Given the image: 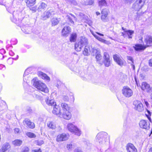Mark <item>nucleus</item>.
<instances>
[{"instance_id": "6", "label": "nucleus", "mask_w": 152, "mask_h": 152, "mask_svg": "<svg viewBox=\"0 0 152 152\" xmlns=\"http://www.w3.org/2000/svg\"><path fill=\"white\" fill-rule=\"evenodd\" d=\"M14 8L12 7H9L7 9L8 11L10 13L12 12V18H11V19L12 22L15 23H17V20L20 19L19 17V15L16 12L13 10Z\"/></svg>"}, {"instance_id": "40", "label": "nucleus", "mask_w": 152, "mask_h": 152, "mask_svg": "<svg viewBox=\"0 0 152 152\" xmlns=\"http://www.w3.org/2000/svg\"><path fill=\"white\" fill-rule=\"evenodd\" d=\"M26 135L30 138H34L36 137V135L33 133L28 132L26 133Z\"/></svg>"}, {"instance_id": "49", "label": "nucleus", "mask_w": 152, "mask_h": 152, "mask_svg": "<svg viewBox=\"0 0 152 152\" xmlns=\"http://www.w3.org/2000/svg\"><path fill=\"white\" fill-rule=\"evenodd\" d=\"M30 10H31L33 12H36L37 8L35 7H34L31 8Z\"/></svg>"}, {"instance_id": "27", "label": "nucleus", "mask_w": 152, "mask_h": 152, "mask_svg": "<svg viewBox=\"0 0 152 152\" xmlns=\"http://www.w3.org/2000/svg\"><path fill=\"white\" fill-rule=\"evenodd\" d=\"M36 0H24L28 7H30L34 5L36 3Z\"/></svg>"}, {"instance_id": "33", "label": "nucleus", "mask_w": 152, "mask_h": 152, "mask_svg": "<svg viewBox=\"0 0 152 152\" xmlns=\"http://www.w3.org/2000/svg\"><path fill=\"white\" fill-rule=\"evenodd\" d=\"M47 125L48 128L52 129H54L56 128V124L52 121H49L48 122L47 124Z\"/></svg>"}, {"instance_id": "45", "label": "nucleus", "mask_w": 152, "mask_h": 152, "mask_svg": "<svg viewBox=\"0 0 152 152\" xmlns=\"http://www.w3.org/2000/svg\"><path fill=\"white\" fill-rule=\"evenodd\" d=\"M96 58L97 61H99L102 59V56L100 53L96 55Z\"/></svg>"}, {"instance_id": "2", "label": "nucleus", "mask_w": 152, "mask_h": 152, "mask_svg": "<svg viewBox=\"0 0 152 152\" xmlns=\"http://www.w3.org/2000/svg\"><path fill=\"white\" fill-rule=\"evenodd\" d=\"M67 127L68 130L71 132L78 136H80L81 135V131L72 124H68Z\"/></svg>"}, {"instance_id": "25", "label": "nucleus", "mask_w": 152, "mask_h": 152, "mask_svg": "<svg viewBox=\"0 0 152 152\" xmlns=\"http://www.w3.org/2000/svg\"><path fill=\"white\" fill-rule=\"evenodd\" d=\"M45 102L46 104L49 106H55L56 105V102L54 100L49 99L48 97H47L45 99Z\"/></svg>"}, {"instance_id": "57", "label": "nucleus", "mask_w": 152, "mask_h": 152, "mask_svg": "<svg viewBox=\"0 0 152 152\" xmlns=\"http://www.w3.org/2000/svg\"><path fill=\"white\" fill-rule=\"evenodd\" d=\"M149 65L152 66V59H151L149 60Z\"/></svg>"}, {"instance_id": "58", "label": "nucleus", "mask_w": 152, "mask_h": 152, "mask_svg": "<svg viewBox=\"0 0 152 152\" xmlns=\"http://www.w3.org/2000/svg\"><path fill=\"white\" fill-rule=\"evenodd\" d=\"M144 102L145 104V105H146L147 107H148V106H149V104H148V102L147 101H146V100H144Z\"/></svg>"}, {"instance_id": "52", "label": "nucleus", "mask_w": 152, "mask_h": 152, "mask_svg": "<svg viewBox=\"0 0 152 152\" xmlns=\"http://www.w3.org/2000/svg\"><path fill=\"white\" fill-rule=\"evenodd\" d=\"M72 145L71 144H67V148L68 149H69L72 148Z\"/></svg>"}, {"instance_id": "59", "label": "nucleus", "mask_w": 152, "mask_h": 152, "mask_svg": "<svg viewBox=\"0 0 152 152\" xmlns=\"http://www.w3.org/2000/svg\"><path fill=\"white\" fill-rule=\"evenodd\" d=\"M144 13V12H142L141 13H140L139 12H138L137 13V15L138 16H140L142 15Z\"/></svg>"}, {"instance_id": "37", "label": "nucleus", "mask_w": 152, "mask_h": 152, "mask_svg": "<svg viewBox=\"0 0 152 152\" xmlns=\"http://www.w3.org/2000/svg\"><path fill=\"white\" fill-rule=\"evenodd\" d=\"M90 52H91V54L93 56H96L99 53H100V50L98 49H96V48H92Z\"/></svg>"}, {"instance_id": "41", "label": "nucleus", "mask_w": 152, "mask_h": 152, "mask_svg": "<svg viewBox=\"0 0 152 152\" xmlns=\"http://www.w3.org/2000/svg\"><path fill=\"white\" fill-rule=\"evenodd\" d=\"M30 68H28L26 69L23 75V81L25 82V80H26L25 76L27 75L30 72Z\"/></svg>"}, {"instance_id": "10", "label": "nucleus", "mask_w": 152, "mask_h": 152, "mask_svg": "<svg viewBox=\"0 0 152 152\" xmlns=\"http://www.w3.org/2000/svg\"><path fill=\"white\" fill-rule=\"evenodd\" d=\"M69 135L68 134L63 133L58 135L56 138V140L57 142H61L67 140L69 138Z\"/></svg>"}, {"instance_id": "28", "label": "nucleus", "mask_w": 152, "mask_h": 152, "mask_svg": "<svg viewBox=\"0 0 152 152\" xmlns=\"http://www.w3.org/2000/svg\"><path fill=\"white\" fill-rule=\"evenodd\" d=\"M38 75L39 76L43 79L48 81H49L50 80V78L46 74L42 72H39L38 73Z\"/></svg>"}, {"instance_id": "54", "label": "nucleus", "mask_w": 152, "mask_h": 152, "mask_svg": "<svg viewBox=\"0 0 152 152\" xmlns=\"http://www.w3.org/2000/svg\"><path fill=\"white\" fill-rule=\"evenodd\" d=\"M135 0H125V1L127 3H131Z\"/></svg>"}, {"instance_id": "32", "label": "nucleus", "mask_w": 152, "mask_h": 152, "mask_svg": "<svg viewBox=\"0 0 152 152\" xmlns=\"http://www.w3.org/2000/svg\"><path fill=\"white\" fill-rule=\"evenodd\" d=\"M92 35L94 37L99 41L104 43H106L107 41L106 40L100 37L98 35L94 32H91Z\"/></svg>"}, {"instance_id": "23", "label": "nucleus", "mask_w": 152, "mask_h": 152, "mask_svg": "<svg viewBox=\"0 0 152 152\" xmlns=\"http://www.w3.org/2000/svg\"><path fill=\"white\" fill-rule=\"evenodd\" d=\"M78 42L83 47L84 46H86L88 43L87 39L83 37H81L80 41Z\"/></svg>"}, {"instance_id": "48", "label": "nucleus", "mask_w": 152, "mask_h": 152, "mask_svg": "<svg viewBox=\"0 0 152 152\" xmlns=\"http://www.w3.org/2000/svg\"><path fill=\"white\" fill-rule=\"evenodd\" d=\"M127 59L129 61H130L132 63H133V58L132 57L130 56H127Z\"/></svg>"}, {"instance_id": "31", "label": "nucleus", "mask_w": 152, "mask_h": 152, "mask_svg": "<svg viewBox=\"0 0 152 152\" xmlns=\"http://www.w3.org/2000/svg\"><path fill=\"white\" fill-rule=\"evenodd\" d=\"M61 106L62 108L61 111L70 110V108L67 104L65 103H62L61 104Z\"/></svg>"}, {"instance_id": "3", "label": "nucleus", "mask_w": 152, "mask_h": 152, "mask_svg": "<svg viewBox=\"0 0 152 152\" xmlns=\"http://www.w3.org/2000/svg\"><path fill=\"white\" fill-rule=\"evenodd\" d=\"M145 1L146 0H137L133 4L132 8L138 11L143 6Z\"/></svg>"}, {"instance_id": "7", "label": "nucleus", "mask_w": 152, "mask_h": 152, "mask_svg": "<svg viewBox=\"0 0 152 152\" xmlns=\"http://www.w3.org/2000/svg\"><path fill=\"white\" fill-rule=\"evenodd\" d=\"M140 127L142 129L148 130L150 129V123L148 121L146 120H141L139 123Z\"/></svg>"}, {"instance_id": "60", "label": "nucleus", "mask_w": 152, "mask_h": 152, "mask_svg": "<svg viewBox=\"0 0 152 152\" xmlns=\"http://www.w3.org/2000/svg\"><path fill=\"white\" fill-rule=\"evenodd\" d=\"M95 33L97 35H99L102 36H104V34H102L99 33H98V32H96Z\"/></svg>"}, {"instance_id": "35", "label": "nucleus", "mask_w": 152, "mask_h": 152, "mask_svg": "<svg viewBox=\"0 0 152 152\" xmlns=\"http://www.w3.org/2000/svg\"><path fill=\"white\" fill-rule=\"evenodd\" d=\"M77 37V35L76 33H72L69 39L70 41L71 42H75L76 41Z\"/></svg>"}, {"instance_id": "62", "label": "nucleus", "mask_w": 152, "mask_h": 152, "mask_svg": "<svg viewBox=\"0 0 152 152\" xmlns=\"http://www.w3.org/2000/svg\"><path fill=\"white\" fill-rule=\"evenodd\" d=\"M74 152H82V151L80 150L75 149L74 151Z\"/></svg>"}, {"instance_id": "15", "label": "nucleus", "mask_w": 152, "mask_h": 152, "mask_svg": "<svg viewBox=\"0 0 152 152\" xmlns=\"http://www.w3.org/2000/svg\"><path fill=\"white\" fill-rule=\"evenodd\" d=\"M141 88L142 90L147 92H150L151 91V88L149 85L146 82H143L142 83Z\"/></svg>"}, {"instance_id": "16", "label": "nucleus", "mask_w": 152, "mask_h": 152, "mask_svg": "<svg viewBox=\"0 0 152 152\" xmlns=\"http://www.w3.org/2000/svg\"><path fill=\"white\" fill-rule=\"evenodd\" d=\"M134 33V31L131 30L125 31L124 32L122 33V35L124 38L128 37L129 39H132V35Z\"/></svg>"}, {"instance_id": "34", "label": "nucleus", "mask_w": 152, "mask_h": 152, "mask_svg": "<svg viewBox=\"0 0 152 152\" xmlns=\"http://www.w3.org/2000/svg\"><path fill=\"white\" fill-rule=\"evenodd\" d=\"M98 4L99 6L101 7L107 6V3L106 0H99Z\"/></svg>"}, {"instance_id": "26", "label": "nucleus", "mask_w": 152, "mask_h": 152, "mask_svg": "<svg viewBox=\"0 0 152 152\" xmlns=\"http://www.w3.org/2000/svg\"><path fill=\"white\" fill-rule=\"evenodd\" d=\"M145 42L148 46L152 45V37L149 36H146L145 38Z\"/></svg>"}, {"instance_id": "44", "label": "nucleus", "mask_w": 152, "mask_h": 152, "mask_svg": "<svg viewBox=\"0 0 152 152\" xmlns=\"http://www.w3.org/2000/svg\"><path fill=\"white\" fill-rule=\"evenodd\" d=\"M107 16L102 15L101 17V20L104 22H105L107 21Z\"/></svg>"}, {"instance_id": "47", "label": "nucleus", "mask_w": 152, "mask_h": 152, "mask_svg": "<svg viewBox=\"0 0 152 152\" xmlns=\"http://www.w3.org/2000/svg\"><path fill=\"white\" fill-rule=\"evenodd\" d=\"M7 63L9 64H11L13 62V59L12 58H10L7 60Z\"/></svg>"}, {"instance_id": "53", "label": "nucleus", "mask_w": 152, "mask_h": 152, "mask_svg": "<svg viewBox=\"0 0 152 152\" xmlns=\"http://www.w3.org/2000/svg\"><path fill=\"white\" fill-rule=\"evenodd\" d=\"M32 152H41V150L40 149L38 150H32Z\"/></svg>"}, {"instance_id": "4", "label": "nucleus", "mask_w": 152, "mask_h": 152, "mask_svg": "<svg viewBox=\"0 0 152 152\" xmlns=\"http://www.w3.org/2000/svg\"><path fill=\"white\" fill-rule=\"evenodd\" d=\"M106 133L104 132H100L97 134L96 137L97 141H99L100 144H104L105 142L106 138Z\"/></svg>"}, {"instance_id": "64", "label": "nucleus", "mask_w": 152, "mask_h": 152, "mask_svg": "<svg viewBox=\"0 0 152 152\" xmlns=\"http://www.w3.org/2000/svg\"><path fill=\"white\" fill-rule=\"evenodd\" d=\"M148 152H152V148H151Z\"/></svg>"}, {"instance_id": "43", "label": "nucleus", "mask_w": 152, "mask_h": 152, "mask_svg": "<svg viewBox=\"0 0 152 152\" xmlns=\"http://www.w3.org/2000/svg\"><path fill=\"white\" fill-rule=\"evenodd\" d=\"M102 14L107 16L108 14V10L106 9H103L102 11Z\"/></svg>"}, {"instance_id": "11", "label": "nucleus", "mask_w": 152, "mask_h": 152, "mask_svg": "<svg viewBox=\"0 0 152 152\" xmlns=\"http://www.w3.org/2000/svg\"><path fill=\"white\" fill-rule=\"evenodd\" d=\"M61 117H63L65 119L69 120L72 117V114L70 110L61 111Z\"/></svg>"}, {"instance_id": "17", "label": "nucleus", "mask_w": 152, "mask_h": 152, "mask_svg": "<svg viewBox=\"0 0 152 152\" xmlns=\"http://www.w3.org/2000/svg\"><path fill=\"white\" fill-rule=\"evenodd\" d=\"M71 32V28L69 26H65L62 30V35L64 37H67Z\"/></svg>"}, {"instance_id": "5", "label": "nucleus", "mask_w": 152, "mask_h": 152, "mask_svg": "<svg viewBox=\"0 0 152 152\" xmlns=\"http://www.w3.org/2000/svg\"><path fill=\"white\" fill-rule=\"evenodd\" d=\"M122 92L124 96L127 98L131 96L133 94L132 90L127 86L123 87L122 90Z\"/></svg>"}, {"instance_id": "30", "label": "nucleus", "mask_w": 152, "mask_h": 152, "mask_svg": "<svg viewBox=\"0 0 152 152\" xmlns=\"http://www.w3.org/2000/svg\"><path fill=\"white\" fill-rule=\"evenodd\" d=\"M60 21V18H53L51 20V22L52 26L57 25L59 23Z\"/></svg>"}, {"instance_id": "36", "label": "nucleus", "mask_w": 152, "mask_h": 152, "mask_svg": "<svg viewBox=\"0 0 152 152\" xmlns=\"http://www.w3.org/2000/svg\"><path fill=\"white\" fill-rule=\"evenodd\" d=\"M82 46L80 45L79 43L76 42L75 45V49L77 51H80L81 50Z\"/></svg>"}, {"instance_id": "42", "label": "nucleus", "mask_w": 152, "mask_h": 152, "mask_svg": "<svg viewBox=\"0 0 152 152\" xmlns=\"http://www.w3.org/2000/svg\"><path fill=\"white\" fill-rule=\"evenodd\" d=\"M151 112L149 110H147V113H145V115L147 116L149 121L151 122V119L150 117V116L151 115Z\"/></svg>"}, {"instance_id": "19", "label": "nucleus", "mask_w": 152, "mask_h": 152, "mask_svg": "<svg viewBox=\"0 0 152 152\" xmlns=\"http://www.w3.org/2000/svg\"><path fill=\"white\" fill-rule=\"evenodd\" d=\"M56 107H54L52 111V113L56 115L59 117H61V110L60 107L56 105Z\"/></svg>"}, {"instance_id": "38", "label": "nucleus", "mask_w": 152, "mask_h": 152, "mask_svg": "<svg viewBox=\"0 0 152 152\" xmlns=\"http://www.w3.org/2000/svg\"><path fill=\"white\" fill-rule=\"evenodd\" d=\"M22 142L21 140L17 139L13 141L12 143L15 146H20Z\"/></svg>"}, {"instance_id": "51", "label": "nucleus", "mask_w": 152, "mask_h": 152, "mask_svg": "<svg viewBox=\"0 0 152 152\" xmlns=\"http://www.w3.org/2000/svg\"><path fill=\"white\" fill-rule=\"evenodd\" d=\"M63 99L64 101H68L69 100V98L67 96H64L63 97Z\"/></svg>"}, {"instance_id": "12", "label": "nucleus", "mask_w": 152, "mask_h": 152, "mask_svg": "<svg viewBox=\"0 0 152 152\" xmlns=\"http://www.w3.org/2000/svg\"><path fill=\"white\" fill-rule=\"evenodd\" d=\"M113 57L114 60L118 64L121 66L123 65L124 61L122 57H120L116 54L113 55Z\"/></svg>"}, {"instance_id": "8", "label": "nucleus", "mask_w": 152, "mask_h": 152, "mask_svg": "<svg viewBox=\"0 0 152 152\" xmlns=\"http://www.w3.org/2000/svg\"><path fill=\"white\" fill-rule=\"evenodd\" d=\"M133 104L135 106L134 109L139 112H142L144 108L142 104L140 101L136 100L134 102Z\"/></svg>"}, {"instance_id": "29", "label": "nucleus", "mask_w": 152, "mask_h": 152, "mask_svg": "<svg viewBox=\"0 0 152 152\" xmlns=\"http://www.w3.org/2000/svg\"><path fill=\"white\" fill-rule=\"evenodd\" d=\"M51 15V13L50 11L48 10L47 12H44L42 16V19L43 20H45L48 18Z\"/></svg>"}, {"instance_id": "21", "label": "nucleus", "mask_w": 152, "mask_h": 152, "mask_svg": "<svg viewBox=\"0 0 152 152\" xmlns=\"http://www.w3.org/2000/svg\"><path fill=\"white\" fill-rule=\"evenodd\" d=\"M47 6V4L43 2H40L39 4L37 10L38 11H43L46 9Z\"/></svg>"}, {"instance_id": "63", "label": "nucleus", "mask_w": 152, "mask_h": 152, "mask_svg": "<svg viewBox=\"0 0 152 152\" xmlns=\"http://www.w3.org/2000/svg\"><path fill=\"white\" fill-rule=\"evenodd\" d=\"M4 67V66L3 65H0V69H1L2 68Z\"/></svg>"}, {"instance_id": "9", "label": "nucleus", "mask_w": 152, "mask_h": 152, "mask_svg": "<svg viewBox=\"0 0 152 152\" xmlns=\"http://www.w3.org/2000/svg\"><path fill=\"white\" fill-rule=\"evenodd\" d=\"M103 58L104 60V63L106 67H109L111 64V59L108 53L104 52L103 54Z\"/></svg>"}, {"instance_id": "55", "label": "nucleus", "mask_w": 152, "mask_h": 152, "mask_svg": "<svg viewBox=\"0 0 152 152\" xmlns=\"http://www.w3.org/2000/svg\"><path fill=\"white\" fill-rule=\"evenodd\" d=\"M44 143L43 141L42 140L38 142V145H40L42 144H43Z\"/></svg>"}, {"instance_id": "50", "label": "nucleus", "mask_w": 152, "mask_h": 152, "mask_svg": "<svg viewBox=\"0 0 152 152\" xmlns=\"http://www.w3.org/2000/svg\"><path fill=\"white\" fill-rule=\"evenodd\" d=\"M14 132L15 134H18L19 132V129L18 128H16L14 130Z\"/></svg>"}, {"instance_id": "14", "label": "nucleus", "mask_w": 152, "mask_h": 152, "mask_svg": "<svg viewBox=\"0 0 152 152\" xmlns=\"http://www.w3.org/2000/svg\"><path fill=\"white\" fill-rule=\"evenodd\" d=\"M10 148V144L7 142L5 143L2 145L0 150V152H9Z\"/></svg>"}, {"instance_id": "13", "label": "nucleus", "mask_w": 152, "mask_h": 152, "mask_svg": "<svg viewBox=\"0 0 152 152\" xmlns=\"http://www.w3.org/2000/svg\"><path fill=\"white\" fill-rule=\"evenodd\" d=\"M126 149L127 152H137V150L134 145L131 143L127 145Z\"/></svg>"}, {"instance_id": "46", "label": "nucleus", "mask_w": 152, "mask_h": 152, "mask_svg": "<svg viewBox=\"0 0 152 152\" xmlns=\"http://www.w3.org/2000/svg\"><path fill=\"white\" fill-rule=\"evenodd\" d=\"M66 1L69 3H71L74 5L77 4V3L75 0H65Z\"/></svg>"}, {"instance_id": "18", "label": "nucleus", "mask_w": 152, "mask_h": 152, "mask_svg": "<svg viewBox=\"0 0 152 152\" xmlns=\"http://www.w3.org/2000/svg\"><path fill=\"white\" fill-rule=\"evenodd\" d=\"M79 2L83 6L93 5L94 3V0H80Z\"/></svg>"}, {"instance_id": "39", "label": "nucleus", "mask_w": 152, "mask_h": 152, "mask_svg": "<svg viewBox=\"0 0 152 152\" xmlns=\"http://www.w3.org/2000/svg\"><path fill=\"white\" fill-rule=\"evenodd\" d=\"M90 50V48L89 47L87 46H85L84 50L83 51V54L85 56H88V50Z\"/></svg>"}, {"instance_id": "1", "label": "nucleus", "mask_w": 152, "mask_h": 152, "mask_svg": "<svg viewBox=\"0 0 152 152\" xmlns=\"http://www.w3.org/2000/svg\"><path fill=\"white\" fill-rule=\"evenodd\" d=\"M32 82L34 87L38 90L45 93L48 92L49 90L46 86L40 81H39L37 78H34L32 80Z\"/></svg>"}, {"instance_id": "61", "label": "nucleus", "mask_w": 152, "mask_h": 152, "mask_svg": "<svg viewBox=\"0 0 152 152\" xmlns=\"http://www.w3.org/2000/svg\"><path fill=\"white\" fill-rule=\"evenodd\" d=\"M27 111L28 113L31 112L32 110L30 107H29L28 109H27Z\"/></svg>"}, {"instance_id": "22", "label": "nucleus", "mask_w": 152, "mask_h": 152, "mask_svg": "<svg viewBox=\"0 0 152 152\" xmlns=\"http://www.w3.org/2000/svg\"><path fill=\"white\" fill-rule=\"evenodd\" d=\"M21 30L26 34H29L31 32V28L28 26H23L21 28Z\"/></svg>"}, {"instance_id": "24", "label": "nucleus", "mask_w": 152, "mask_h": 152, "mask_svg": "<svg viewBox=\"0 0 152 152\" xmlns=\"http://www.w3.org/2000/svg\"><path fill=\"white\" fill-rule=\"evenodd\" d=\"M133 48L136 51H138L144 50L146 48L145 47L140 44H135L133 46Z\"/></svg>"}, {"instance_id": "56", "label": "nucleus", "mask_w": 152, "mask_h": 152, "mask_svg": "<svg viewBox=\"0 0 152 152\" xmlns=\"http://www.w3.org/2000/svg\"><path fill=\"white\" fill-rule=\"evenodd\" d=\"M9 53L10 55L11 56H13L14 54V53L12 51H9Z\"/></svg>"}, {"instance_id": "20", "label": "nucleus", "mask_w": 152, "mask_h": 152, "mask_svg": "<svg viewBox=\"0 0 152 152\" xmlns=\"http://www.w3.org/2000/svg\"><path fill=\"white\" fill-rule=\"evenodd\" d=\"M23 123L24 125L26 124L29 128L31 129L34 128L35 125L34 123L31 122L28 119H25L23 121Z\"/></svg>"}]
</instances>
